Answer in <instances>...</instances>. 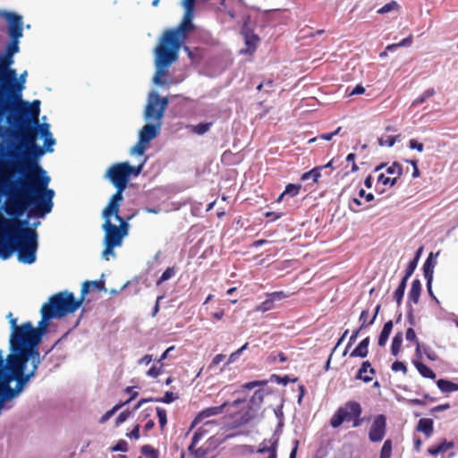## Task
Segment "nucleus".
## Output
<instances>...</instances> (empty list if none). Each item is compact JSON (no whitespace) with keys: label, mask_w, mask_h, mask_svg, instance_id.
I'll use <instances>...</instances> for the list:
<instances>
[{"label":"nucleus","mask_w":458,"mask_h":458,"mask_svg":"<svg viewBox=\"0 0 458 458\" xmlns=\"http://www.w3.org/2000/svg\"><path fill=\"white\" fill-rule=\"evenodd\" d=\"M399 135L397 136H386V138L381 137L378 139V144L380 146H388L393 147L395 143V141L398 140Z\"/></svg>","instance_id":"79ce46f5"},{"label":"nucleus","mask_w":458,"mask_h":458,"mask_svg":"<svg viewBox=\"0 0 458 458\" xmlns=\"http://www.w3.org/2000/svg\"><path fill=\"white\" fill-rule=\"evenodd\" d=\"M391 369L394 371H403V373L407 371L406 365L402 361H394L392 364Z\"/></svg>","instance_id":"5fc2aeb1"},{"label":"nucleus","mask_w":458,"mask_h":458,"mask_svg":"<svg viewBox=\"0 0 458 458\" xmlns=\"http://www.w3.org/2000/svg\"><path fill=\"white\" fill-rule=\"evenodd\" d=\"M454 445L453 441H446L445 439L442 441L437 445H432L428 448V452L431 455H437L440 453L446 452L447 450L453 448Z\"/></svg>","instance_id":"4be33fe9"},{"label":"nucleus","mask_w":458,"mask_h":458,"mask_svg":"<svg viewBox=\"0 0 458 458\" xmlns=\"http://www.w3.org/2000/svg\"><path fill=\"white\" fill-rule=\"evenodd\" d=\"M402 344H403V333L398 332L395 334V335L394 336V338L392 340V344H391L392 355H394V356L398 355V353L401 351Z\"/></svg>","instance_id":"cd10ccee"},{"label":"nucleus","mask_w":458,"mask_h":458,"mask_svg":"<svg viewBox=\"0 0 458 458\" xmlns=\"http://www.w3.org/2000/svg\"><path fill=\"white\" fill-rule=\"evenodd\" d=\"M386 173L391 175H395L394 177L398 178L403 174V168L399 163L394 162L387 167Z\"/></svg>","instance_id":"ea45409f"},{"label":"nucleus","mask_w":458,"mask_h":458,"mask_svg":"<svg viewBox=\"0 0 458 458\" xmlns=\"http://www.w3.org/2000/svg\"><path fill=\"white\" fill-rule=\"evenodd\" d=\"M279 437L274 435L269 439H264L257 451L258 454L263 455L262 458H276V449L278 445Z\"/></svg>","instance_id":"2eb2a0df"},{"label":"nucleus","mask_w":458,"mask_h":458,"mask_svg":"<svg viewBox=\"0 0 458 458\" xmlns=\"http://www.w3.org/2000/svg\"><path fill=\"white\" fill-rule=\"evenodd\" d=\"M359 197L360 198H365V199L369 202L374 199V195L372 193H366V191L363 189H360L359 191Z\"/></svg>","instance_id":"338daca9"},{"label":"nucleus","mask_w":458,"mask_h":458,"mask_svg":"<svg viewBox=\"0 0 458 458\" xmlns=\"http://www.w3.org/2000/svg\"><path fill=\"white\" fill-rule=\"evenodd\" d=\"M266 385L267 381L265 380H256L246 383L242 386V389L244 390H252L256 387H260L255 390L254 394H252L251 398L249 401L246 411L242 416V420L244 423H247L259 416L261 404L263 403L264 401V397L265 395L269 394V392L266 388H264Z\"/></svg>","instance_id":"9d476101"},{"label":"nucleus","mask_w":458,"mask_h":458,"mask_svg":"<svg viewBox=\"0 0 458 458\" xmlns=\"http://www.w3.org/2000/svg\"><path fill=\"white\" fill-rule=\"evenodd\" d=\"M168 104V98H161L157 91H150L148 95L147 104L143 112L145 121L162 123Z\"/></svg>","instance_id":"f8f14e48"},{"label":"nucleus","mask_w":458,"mask_h":458,"mask_svg":"<svg viewBox=\"0 0 458 458\" xmlns=\"http://www.w3.org/2000/svg\"><path fill=\"white\" fill-rule=\"evenodd\" d=\"M406 284H407V281H405V279H402L398 287L396 288V290L394 293V299L396 301V303L398 306H400L402 303V301H403V298L404 295V292L406 289Z\"/></svg>","instance_id":"c756f323"},{"label":"nucleus","mask_w":458,"mask_h":458,"mask_svg":"<svg viewBox=\"0 0 458 458\" xmlns=\"http://www.w3.org/2000/svg\"><path fill=\"white\" fill-rule=\"evenodd\" d=\"M122 407V404L115 405L113 409L106 411L101 418L99 422L105 423L120 408Z\"/></svg>","instance_id":"3c124183"},{"label":"nucleus","mask_w":458,"mask_h":458,"mask_svg":"<svg viewBox=\"0 0 458 458\" xmlns=\"http://www.w3.org/2000/svg\"><path fill=\"white\" fill-rule=\"evenodd\" d=\"M176 270L174 267H167L162 276L159 277V279L157 281V285H160L162 283L171 279L175 276Z\"/></svg>","instance_id":"e433bc0d"},{"label":"nucleus","mask_w":458,"mask_h":458,"mask_svg":"<svg viewBox=\"0 0 458 458\" xmlns=\"http://www.w3.org/2000/svg\"><path fill=\"white\" fill-rule=\"evenodd\" d=\"M398 8H399L398 3L396 1H391L387 4H386L380 9H378L377 13L380 14H385V13H388L392 11L397 10Z\"/></svg>","instance_id":"4c0bfd02"},{"label":"nucleus","mask_w":458,"mask_h":458,"mask_svg":"<svg viewBox=\"0 0 458 458\" xmlns=\"http://www.w3.org/2000/svg\"><path fill=\"white\" fill-rule=\"evenodd\" d=\"M161 123H148L139 131V140L131 149V155L143 156L149 143L156 139L161 131Z\"/></svg>","instance_id":"ddd939ff"},{"label":"nucleus","mask_w":458,"mask_h":458,"mask_svg":"<svg viewBox=\"0 0 458 458\" xmlns=\"http://www.w3.org/2000/svg\"><path fill=\"white\" fill-rule=\"evenodd\" d=\"M369 311V310H363L360 315L359 321L360 322V330H362L366 328L367 327H369L370 325H368Z\"/></svg>","instance_id":"c03bdc74"},{"label":"nucleus","mask_w":458,"mask_h":458,"mask_svg":"<svg viewBox=\"0 0 458 458\" xmlns=\"http://www.w3.org/2000/svg\"><path fill=\"white\" fill-rule=\"evenodd\" d=\"M321 171L322 167L316 166L309 172L304 173L301 175V180L305 182L309 179H312L313 182H318V178L321 176Z\"/></svg>","instance_id":"bb28decb"},{"label":"nucleus","mask_w":458,"mask_h":458,"mask_svg":"<svg viewBox=\"0 0 458 458\" xmlns=\"http://www.w3.org/2000/svg\"><path fill=\"white\" fill-rule=\"evenodd\" d=\"M269 294L272 297V301H275V302L276 301H281V300H283V299L287 297L285 293L283 292V291L274 292V293H271Z\"/></svg>","instance_id":"13d9d810"},{"label":"nucleus","mask_w":458,"mask_h":458,"mask_svg":"<svg viewBox=\"0 0 458 458\" xmlns=\"http://www.w3.org/2000/svg\"><path fill=\"white\" fill-rule=\"evenodd\" d=\"M241 354L242 350H236L235 352L231 353V355L228 358L227 364L233 363L234 361H236V360L241 356Z\"/></svg>","instance_id":"774afa93"},{"label":"nucleus","mask_w":458,"mask_h":458,"mask_svg":"<svg viewBox=\"0 0 458 458\" xmlns=\"http://www.w3.org/2000/svg\"><path fill=\"white\" fill-rule=\"evenodd\" d=\"M420 293L421 283L419 279H414L408 293V301L417 304L420 300Z\"/></svg>","instance_id":"aec40b11"},{"label":"nucleus","mask_w":458,"mask_h":458,"mask_svg":"<svg viewBox=\"0 0 458 458\" xmlns=\"http://www.w3.org/2000/svg\"><path fill=\"white\" fill-rule=\"evenodd\" d=\"M127 437L130 438L138 439L140 437V426L136 425L132 430L127 434Z\"/></svg>","instance_id":"69168bd1"},{"label":"nucleus","mask_w":458,"mask_h":458,"mask_svg":"<svg viewBox=\"0 0 458 458\" xmlns=\"http://www.w3.org/2000/svg\"><path fill=\"white\" fill-rule=\"evenodd\" d=\"M13 217L6 218L0 213V258L8 259L16 252L20 263L31 265L37 260L38 233L32 228L24 227L27 220Z\"/></svg>","instance_id":"7ed1b4c3"},{"label":"nucleus","mask_w":458,"mask_h":458,"mask_svg":"<svg viewBox=\"0 0 458 458\" xmlns=\"http://www.w3.org/2000/svg\"><path fill=\"white\" fill-rule=\"evenodd\" d=\"M367 372H369L370 374H375V369L371 368V364L369 360L362 362L356 375V378L362 380L365 383L370 382L372 378L367 375Z\"/></svg>","instance_id":"6ab92c4d"},{"label":"nucleus","mask_w":458,"mask_h":458,"mask_svg":"<svg viewBox=\"0 0 458 458\" xmlns=\"http://www.w3.org/2000/svg\"><path fill=\"white\" fill-rule=\"evenodd\" d=\"M409 148H411V149H416L419 152H422L423 149H424L423 144L420 143V142H418L414 139L410 140V141H409Z\"/></svg>","instance_id":"6e6d98bb"},{"label":"nucleus","mask_w":458,"mask_h":458,"mask_svg":"<svg viewBox=\"0 0 458 458\" xmlns=\"http://www.w3.org/2000/svg\"><path fill=\"white\" fill-rule=\"evenodd\" d=\"M40 136L44 139V146L46 147L47 152H53V146L55 144V140L53 138L51 131L42 133Z\"/></svg>","instance_id":"2f4dec72"},{"label":"nucleus","mask_w":458,"mask_h":458,"mask_svg":"<svg viewBox=\"0 0 458 458\" xmlns=\"http://www.w3.org/2000/svg\"><path fill=\"white\" fill-rule=\"evenodd\" d=\"M120 206L106 205L102 211L104 224L102 230L105 233L103 244L105 246L102 251V258L108 260L110 257H115L114 248L123 244V238L128 234L129 216L126 220L119 216Z\"/></svg>","instance_id":"0eeeda50"},{"label":"nucleus","mask_w":458,"mask_h":458,"mask_svg":"<svg viewBox=\"0 0 458 458\" xmlns=\"http://www.w3.org/2000/svg\"><path fill=\"white\" fill-rule=\"evenodd\" d=\"M40 101L17 100L8 105L5 110L0 112V123L5 118L6 123L15 129H23L32 132L47 133L50 131L48 123H39Z\"/></svg>","instance_id":"423d86ee"},{"label":"nucleus","mask_w":458,"mask_h":458,"mask_svg":"<svg viewBox=\"0 0 458 458\" xmlns=\"http://www.w3.org/2000/svg\"><path fill=\"white\" fill-rule=\"evenodd\" d=\"M227 405V403H224L223 404L219 406H214L207 408L203 411H201L198 416L195 418V420L192 422L191 427H194L196 424L199 423L203 419L209 418L212 416H216L220 413H222L223 409Z\"/></svg>","instance_id":"dca6fc26"},{"label":"nucleus","mask_w":458,"mask_h":458,"mask_svg":"<svg viewBox=\"0 0 458 458\" xmlns=\"http://www.w3.org/2000/svg\"><path fill=\"white\" fill-rule=\"evenodd\" d=\"M111 450L115 452H126L128 450V444L124 440H119L116 445L111 448Z\"/></svg>","instance_id":"603ef678"},{"label":"nucleus","mask_w":458,"mask_h":458,"mask_svg":"<svg viewBox=\"0 0 458 458\" xmlns=\"http://www.w3.org/2000/svg\"><path fill=\"white\" fill-rule=\"evenodd\" d=\"M393 327H394V324H393L392 320H389L386 323H385L383 329L378 337L377 344L379 346L383 347L386 344L388 337L392 332Z\"/></svg>","instance_id":"5701e85b"},{"label":"nucleus","mask_w":458,"mask_h":458,"mask_svg":"<svg viewBox=\"0 0 458 458\" xmlns=\"http://www.w3.org/2000/svg\"><path fill=\"white\" fill-rule=\"evenodd\" d=\"M36 136L31 131L0 125V170H13L19 156L38 144Z\"/></svg>","instance_id":"39448f33"},{"label":"nucleus","mask_w":458,"mask_h":458,"mask_svg":"<svg viewBox=\"0 0 458 458\" xmlns=\"http://www.w3.org/2000/svg\"><path fill=\"white\" fill-rule=\"evenodd\" d=\"M163 373H164V364L157 363L155 361L153 366L146 372V375L149 377L156 378Z\"/></svg>","instance_id":"7c9ffc66"},{"label":"nucleus","mask_w":458,"mask_h":458,"mask_svg":"<svg viewBox=\"0 0 458 458\" xmlns=\"http://www.w3.org/2000/svg\"><path fill=\"white\" fill-rule=\"evenodd\" d=\"M413 364L422 377L431 379L436 378L435 372L428 366H426L424 363L418 360H414Z\"/></svg>","instance_id":"a878e982"},{"label":"nucleus","mask_w":458,"mask_h":458,"mask_svg":"<svg viewBox=\"0 0 458 458\" xmlns=\"http://www.w3.org/2000/svg\"><path fill=\"white\" fill-rule=\"evenodd\" d=\"M197 0H182L184 15L181 23L174 29L167 30L160 38L159 45L155 48L156 72L153 82L156 85L170 84L162 79L166 75L168 68L178 59V52L189 32L193 30L195 3Z\"/></svg>","instance_id":"20e7f679"},{"label":"nucleus","mask_w":458,"mask_h":458,"mask_svg":"<svg viewBox=\"0 0 458 458\" xmlns=\"http://www.w3.org/2000/svg\"><path fill=\"white\" fill-rule=\"evenodd\" d=\"M392 454V442L387 439L384 442L381 449L380 458H390Z\"/></svg>","instance_id":"58836bf2"},{"label":"nucleus","mask_w":458,"mask_h":458,"mask_svg":"<svg viewBox=\"0 0 458 458\" xmlns=\"http://www.w3.org/2000/svg\"><path fill=\"white\" fill-rule=\"evenodd\" d=\"M157 415L158 418V421L161 428H164L166 425L167 420H166V411L165 410L157 407Z\"/></svg>","instance_id":"8fccbe9b"},{"label":"nucleus","mask_w":458,"mask_h":458,"mask_svg":"<svg viewBox=\"0 0 458 458\" xmlns=\"http://www.w3.org/2000/svg\"><path fill=\"white\" fill-rule=\"evenodd\" d=\"M0 15L7 21V35L10 38L4 54L0 55V112L8 105L22 98V87L17 82V73L10 66L13 55L20 51V38L23 36L22 17L14 13L3 11Z\"/></svg>","instance_id":"f03ea898"},{"label":"nucleus","mask_w":458,"mask_h":458,"mask_svg":"<svg viewBox=\"0 0 458 458\" xmlns=\"http://www.w3.org/2000/svg\"><path fill=\"white\" fill-rule=\"evenodd\" d=\"M177 398H178V396L175 395L174 393L166 392L162 398H157L155 401L159 402V403H171L174 401H175Z\"/></svg>","instance_id":"09e8293b"},{"label":"nucleus","mask_w":458,"mask_h":458,"mask_svg":"<svg viewBox=\"0 0 458 458\" xmlns=\"http://www.w3.org/2000/svg\"><path fill=\"white\" fill-rule=\"evenodd\" d=\"M405 338L409 342H414L416 344V353L420 355V344L417 339L415 331L410 327L406 330Z\"/></svg>","instance_id":"c9c22d12"},{"label":"nucleus","mask_w":458,"mask_h":458,"mask_svg":"<svg viewBox=\"0 0 458 458\" xmlns=\"http://www.w3.org/2000/svg\"><path fill=\"white\" fill-rule=\"evenodd\" d=\"M435 94V89L433 88L428 89L423 92L421 96L413 100L411 106H417L420 104L424 103L428 98L432 97Z\"/></svg>","instance_id":"f704fd0d"},{"label":"nucleus","mask_w":458,"mask_h":458,"mask_svg":"<svg viewBox=\"0 0 458 458\" xmlns=\"http://www.w3.org/2000/svg\"><path fill=\"white\" fill-rule=\"evenodd\" d=\"M6 318L9 319L12 332L17 330L20 327V326L17 325V318H13L12 312H9Z\"/></svg>","instance_id":"bf43d9fd"},{"label":"nucleus","mask_w":458,"mask_h":458,"mask_svg":"<svg viewBox=\"0 0 458 458\" xmlns=\"http://www.w3.org/2000/svg\"><path fill=\"white\" fill-rule=\"evenodd\" d=\"M206 430L203 428H198L194 433L191 440V445H190V449H191L194 445H196L201 438L204 437Z\"/></svg>","instance_id":"de8ad7c7"},{"label":"nucleus","mask_w":458,"mask_h":458,"mask_svg":"<svg viewBox=\"0 0 458 458\" xmlns=\"http://www.w3.org/2000/svg\"><path fill=\"white\" fill-rule=\"evenodd\" d=\"M438 253L434 254L430 252L428 259L424 262L423 265V273L427 281L433 280L434 268L436 266V259Z\"/></svg>","instance_id":"a211bd4d"},{"label":"nucleus","mask_w":458,"mask_h":458,"mask_svg":"<svg viewBox=\"0 0 458 458\" xmlns=\"http://www.w3.org/2000/svg\"><path fill=\"white\" fill-rule=\"evenodd\" d=\"M437 386L443 393H452L458 391V384L453 383L446 379H438L437 381Z\"/></svg>","instance_id":"393cba45"},{"label":"nucleus","mask_w":458,"mask_h":458,"mask_svg":"<svg viewBox=\"0 0 458 458\" xmlns=\"http://www.w3.org/2000/svg\"><path fill=\"white\" fill-rule=\"evenodd\" d=\"M369 337L364 338L358 346L351 352V357H360L365 358L368 355V347L369 344Z\"/></svg>","instance_id":"412c9836"},{"label":"nucleus","mask_w":458,"mask_h":458,"mask_svg":"<svg viewBox=\"0 0 458 458\" xmlns=\"http://www.w3.org/2000/svg\"><path fill=\"white\" fill-rule=\"evenodd\" d=\"M362 409L356 401H349L344 405L339 407L330 420L332 428L340 427L344 421H352V427H360L363 421L360 418Z\"/></svg>","instance_id":"9b49d317"},{"label":"nucleus","mask_w":458,"mask_h":458,"mask_svg":"<svg viewBox=\"0 0 458 458\" xmlns=\"http://www.w3.org/2000/svg\"><path fill=\"white\" fill-rule=\"evenodd\" d=\"M301 188V184L289 183L285 187V190L284 191V192L279 196L277 201H281L283 199V198L286 195H289L291 197H294V196L298 195Z\"/></svg>","instance_id":"c85d7f7f"},{"label":"nucleus","mask_w":458,"mask_h":458,"mask_svg":"<svg viewBox=\"0 0 458 458\" xmlns=\"http://www.w3.org/2000/svg\"><path fill=\"white\" fill-rule=\"evenodd\" d=\"M174 346H171V347L167 348V349H166V350H165V351L161 354V356H160L158 359L155 360V361H156L157 363H163V361H164L165 359H167V358L169 357V353H170L172 351H174Z\"/></svg>","instance_id":"052dcab7"},{"label":"nucleus","mask_w":458,"mask_h":458,"mask_svg":"<svg viewBox=\"0 0 458 458\" xmlns=\"http://www.w3.org/2000/svg\"><path fill=\"white\" fill-rule=\"evenodd\" d=\"M274 303L275 301H272V297L267 293V299L257 307L256 310L261 312L268 311L274 308Z\"/></svg>","instance_id":"72a5a7b5"},{"label":"nucleus","mask_w":458,"mask_h":458,"mask_svg":"<svg viewBox=\"0 0 458 458\" xmlns=\"http://www.w3.org/2000/svg\"><path fill=\"white\" fill-rule=\"evenodd\" d=\"M417 266H418V263L416 261L411 260L405 269V275L402 279H405V281H408V279L414 273Z\"/></svg>","instance_id":"49530a36"},{"label":"nucleus","mask_w":458,"mask_h":458,"mask_svg":"<svg viewBox=\"0 0 458 458\" xmlns=\"http://www.w3.org/2000/svg\"><path fill=\"white\" fill-rule=\"evenodd\" d=\"M377 182H380L383 185L394 186L397 182V177L391 178V177L386 176L384 174H380L377 178Z\"/></svg>","instance_id":"37998d69"},{"label":"nucleus","mask_w":458,"mask_h":458,"mask_svg":"<svg viewBox=\"0 0 458 458\" xmlns=\"http://www.w3.org/2000/svg\"><path fill=\"white\" fill-rule=\"evenodd\" d=\"M212 124L213 123H200L197 125H192L191 131L198 135H203L210 130Z\"/></svg>","instance_id":"473e14b6"},{"label":"nucleus","mask_w":458,"mask_h":458,"mask_svg":"<svg viewBox=\"0 0 458 458\" xmlns=\"http://www.w3.org/2000/svg\"><path fill=\"white\" fill-rule=\"evenodd\" d=\"M341 131V127H338L335 131L330 132V133H323L320 135V138L325 140H331L332 138L339 133Z\"/></svg>","instance_id":"e2e57ef3"},{"label":"nucleus","mask_w":458,"mask_h":458,"mask_svg":"<svg viewBox=\"0 0 458 458\" xmlns=\"http://www.w3.org/2000/svg\"><path fill=\"white\" fill-rule=\"evenodd\" d=\"M152 361H155V360L153 359V356L150 355V354H146L144 355L141 359H140L138 360V363L139 364H144V365H148L150 364Z\"/></svg>","instance_id":"0e129e2a"},{"label":"nucleus","mask_w":458,"mask_h":458,"mask_svg":"<svg viewBox=\"0 0 458 458\" xmlns=\"http://www.w3.org/2000/svg\"><path fill=\"white\" fill-rule=\"evenodd\" d=\"M360 331L361 330H360V327H359L356 331H354L352 334V335H351V337L349 339L348 344H347V346H346V348H345V350L344 352V355H345L347 353L348 349L355 343V341L357 340Z\"/></svg>","instance_id":"864d4df0"},{"label":"nucleus","mask_w":458,"mask_h":458,"mask_svg":"<svg viewBox=\"0 0 458 458\" xmlns=\"http://www.w3.org/2000/svg\"><path fill=\"white\" fill-rule=\"evenodd\" d=\"M82 304L81 300H75L73 293L67 291L54 294L40 310L41 324L47 327L53 318H61L67 314L75 312Z\"/></svg>","instance_id":"1a4fd4ad"},{"label":"nucleus","mask_w":458,"mask_h":458,"mask_svg":"<svg viewBox=\"0 0 458 458\" xmlns=\"http://www.w3.org/2000/svg\"><path fill=\"white\" fill-rule=\"evenodd\" d=\"M147 158L139 165H131L129 162L115 163L110 165L105 174L104 178L109 181L115 188V193L111 196L107 205L120 206L123 200V193L126 190L127 185L131 177H137L140 174Z\"/></svg>","instance_id":"6e6552de"},{"label":"nucleus","mask_w":458,"mask_h":458,"mask_svg":"<svg viewBox=\"0 0 458 458\" xmlns=\"http://www.w3.org/2000/svg\"><path fill=\"white\" fill-rule=\"evenodd\" d=\"M270 380L281 384L283 386H286L290 381L295 382L297 378L295 377L293 379H291L288 376L280 377L277 375H272Z\"/></svg>","instance_id":"a18cd8bd"},{"label":"nucleus","mask_w":458,"mask_h":458,"mask_svg":"<svg viewBox=\"0 0 458 458\" xmlns=\"http://www.w3.org/2000/svg\"><path fill=\"white\" fill-rule=\"evenodd\" d=\"M417 430L423 432L428 437L433 433V420L431 419H420L417 425Z\"/></svg>","instance_id":"b1692460"},{"label":"nucleus","mask_w":458,"mask_h":458,"mask_svg":"<svg viewBox=\"0 0 458 458\" xmlns=\"http://www.w3.org/2000/svg\"><path fill=\"white\" fill-rule=\"evenodd\" d=\"M141 453L146 458H158L157 451L148 445H145L141 447Z\"/></svg>","instance_id":"a19ab883"},{"label":"nucleus","mask_w":458,"mask_h":458,"mask_svg":"<svg viewBox=\"0 0 458 458\" xmlns=\"http://www.w3.org/2000/svg\"><path fill=\"white\" fill-rule=\"evenodd\" d=\"M46 147L32 146L19 156L13 170H0V198L3 208L10 216L44 217L52 211L55 191L48 188L51 181L40 165L39 158Z\"/></svg>","instance_id":"f257e3e1"},{"label":"nucleus","mask_w":458,"mask_h":458,"mask_svg":"<svg viewBox=\"0 0 458 458\" xmlns=\"http://www.w3.org/2000/svg\"><path fill=\"white\" fill-rule=\"evenodd\" d=\"M92 290H97L98 292L106 291L105 284L102 281H86L83 283L81 292V300L83 302L86 295Z\"/></svg>","instance_id":"f3484780"},{"label":"nucleus","mask_w":458,"mask_h":458,"mask_svg":"<svg viewBox=\"0 0 458 458\" xmlns=\"http://www.w3.org/2000/svg\"><path fill=\"white\" fill-rule=\"evenodd\" d=\"M386 418L383 414H379L375 417L369 430V439L373 442H380L386 436Z\"/></svg>","instance_id":"4468645a"},{"label":"nucleus","mask_w":458,"mask_h":458,"mask_svg":"<svg viewBox=\"0 0 458 458\" xmlns=\"http://www.w3.org/2000/svg\"><path fill=\"white\" fill-rule=\"evenodd\" d=\"M423 352H424V354L427 356V358L430 360H437L438 359L435 351H433L429 347H423Z\"/></svg>","instance_id":"4d7b16f0"},{"label":"nucleus","mask_w":458,"mask_h":458,"mask_svg":"<svg viewBox=\"0 0 458 458\" xmlns=\"http://www.w3.org/2000/svg\"><path fill=\"white\" fill-rule=\"evenodd\" d=\"M129 416H130V411H124L121 412L115 420L116 424L119 425V424L124 422L129 418Z\"/></svg>","instance_id":"680f3d73"}]
</instances>
